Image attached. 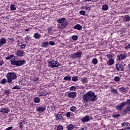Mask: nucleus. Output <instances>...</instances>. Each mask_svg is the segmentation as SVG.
<instances>
[{
	"instance_id": "obj_1",
	"label": "nucleus",
	"mask_w": 130,
	"mask_h": 130,
	"mask_svg": "<svg viewBox=\"0 0 130 130\" xmlns=\"http://www.w3.org/2000/svg\"><path fill=\"white\" fill-rule=\"evenodd\" d=\"M83 103H88L89 101H96L97 100V96L95 95V93L93 91H88L85 94L83 95Z\"/></svg>"
},
{
	"instance_id": "obj_2",
	"label": "nucleus",
	"mask_w": 130,
	"mask_h": 130,
	"mask_svg": "<svg viewBox=\"0 0 130 130\" xmlns=\"http://www.w3.org/2000/svg\"><path fill=\"white\" fill-rule=\"evenodd\" d=\"M6 78L7 79V82L9 84H11L13 80L17 79V75L16 73L14 72H9L6 75Z\"/></svg>"
},
{
	"instance_id": "obj_3",
	"label": "nucleus",
	"mask_w": 130,
	"mask_h": 130,
	"mask_svg": "<svg viewBox=\"0 0 130 130\" xmlns=\"http://www.w3.org/2000/svg\"><path fill=\"white\" fill-rule=\"evenodd\" d=\"M57 22L59 23L60 24H59V26H61V28L63 29V28H66L67 26L69 24V21L68 20H66V18H59L57 20Z\"/></svg>"
},
{
	"instance_id": "obj_4",
	"label": "nucleus",
	"mask_w": 130,
	"mask_h": 130,
	"mask_svg": "<svg viewBox=\"0 0 130 130\" xmlns=\"http://www.w3.org/2000/svg\"><path fill=\"white\" fill-rule=\"evenodd\" d=\"M48 63H49L50 68H58L60 66V63L58 61H55L52 59H50L48 61Z\"/></svg>"
},
{
	"instance_id": "obj_5",
	"label": "nucleus",
	"mask_w": 130,
	"mask_h": 130,
	"mask_svg": "<svg viewBox=\"0 0 130 130\" xmlns=\"http://www.w3.org/2000/svg\"><path fill=\"white\" fill-rule=\"evenodd\" d=\"M26 63V61L25 60H13L11 61V64L13 66H16V67H21L23 64Z\"/></svg>"
},
{
	"instance_id": "obj_6",
	"label": "nucleus",
	"mask_w": 130,
	"mask_h": 130,
	"mask_svg": "<svg viewBox=\"0 0 130 130\" xmlns=\"http://www.w3.org/2000/svg\"><path fill=\"white\" fill-rule=\"evenodd\" d=\"M127 106L126 108L124 109V111H123V114H126V113H128L130 112V100H127Z\"/></svg>"
},
{
	"instance_id": "obj_7",
	"label": "nucleus",
	"mask_w": 130,
	"mask_h": 130,
	"mask_svg": "<svg viewBox=\"0 0 130 130\" xmlns=\"http://www.w3.org/2000/svg\"><path fill=\"white\" fill-rule=\"evenodd\" d=\"M124 64L123 63H121L120 64H116V69L117 71H120V72L123 71V69H124Z\"/></svg>"
},
{
	"instance_id": "obj_8",
	"label": "nucleus",
	"mask_w": 130,
	"mask_h": 130,
	"mask_svg": "<svg viewBox=\"0 0 130 130\" xmlns=\"http://www.w3.org/2000/svg\"><path fill=\"white\" fill-rule=\"evenodd\" d=\"M126 104H127V102L121 103L119 105L115 106L117 110H121V109L123 108V106H125Z\"/></svg>"
},
{
	"instance_id": "obj_9",
	"label": "nucleus",
	"mask_w": 130,
	"mask_h": 130,
	"mask_svg": "<svg viewBox=\"0 0 130 130\" xmlns=\"http://www.w3.org/2000/svg\"><path fill=\"white\" fill-rule=\"evenodd\" d=\"M81 56H82V52H78L77 53H75L71 55L72 58H81Z\"/></svg>"
},
{
	"instance_id": "obj_10",
	"label": "nucleus",
	"mask_w": 130,
	"mask_h": 130,
	"mask_svg": "<svg viewBox=\"0 0 130 130\" xmlns=\"http://www.w3.org/2000/svg\"><path fill=\"white\" fill-rule=\"evenodd\" d=\"M15 54L19 57H22V56H24V55H25V53L22 50H18L16 51Z\"/></svg>"
},
{
	"instance_id": "obj_11",
	"label": "nucleus",
	"mask_w": 130,
	"mask_h": 130,
	"mask_svg": "<svg viewBox=\"0 0 130 130\" xmlns=\"http://www.w3.org/2000/svg\"><path fill=\"white\" fill-rule=\"evenodd\" d=\"M77 96V92L74 91H71L69 92L68 93V97L69 98H76Z\"/></svg>"
},
{
	"instance_id": "obj_12",
	"label": "nucleus",
	"mask_w": 130,
	"mask_h": 130,
	"mask_svg": "<svg viewBox=\"0 0 130 130\" xmlns=\"http://www.w3.org/2000/svg\"><path fill=\"white\" fill-rule=\"evenodd\" d=\"M126 55L120 54L117 56V59H118V60H121V59H124L125 58H126Z\"/></svg>"
},
{
	"instance_id": "obj_13",
	"label": "nucleus",
	"mask_w": 130,
	"mask_h": 130,
	"mask_svg": "<svg viewBox=\"0 0 130 130\" xmlns=\"http://www.w3.org/2000/svg\"><path fill=\"white\" fill-rule=\"evenodd\" d=\"M81 120L83 122L89 121V120H90V117L88 115H86L84 117L82 118Z\"/></svg>"
},
{
	"instance_id": "obj_14",
	"label": "nucleus",
	"mask_w": 130,
	"mask_h": 130,
	"mask_svg": "<svg viewBox=\"0 0 130 130\" xmlns=\"http://www.w3.org/2000/svg\"><path fill=\"white\" fill-rule=\"evenodd\" d=\"M114 63V59L113 58H110L108 61H107V64L108 66H112Z\"/></svg>"
},
{
	"instance_id": "obj_15",
	"label": "nucleus",
	"mask_w": 130,
	"mask_h": 130,
	"mask_svg": "<svg viewBox=\"0 0 130 130\" xmlns=\"http://www.w3.org/2000/svg\"><path fill=\"white\" fill-rule=\"evenodd\" d=\"M74 29H77V30H79V31H81L83 29V27L80 24H76L74 27Z\"/></svg>"
},
{
	"instance_id": "obj_16",
	"label": "nucleus",
	"mask_w": 130,
	"mask_h": 130,
	"mask_svg": "<svg viewBox=\"0 0 130 130\" xmlns=\"http://www.w3.org/2000/svg\"><path fill=\"white\" fill-rule=\"evenodd\" d=\"M123 21L125 22H129L130 21V17L129 15H125L123 17Z\"/></svg>"
},
{
	"instance_id": "obj_17",
	"label": "nucleus",
	"mask_w": 130,
	"mask_h": 130,
	"mask_svg": "<svg viewBox=\"0 0 130 130\" xmlns=\"http://www.w3.org/2000/svg\"><path fill=\"white\" fill-rule=\"evenodd\" d=\"M1 112H2V113H9L10 112V110L8 109H5L3 108L1 110Z\"/></svg>"
},
{
	"instance_id": "obj_18",
	"label": "nucleus",
	"mask_w": 130,
	"mask_h": 130,
	"mask_svg": "<svg viewBox=\"0 0 130 130\" xmlns=\"http://www.w3.org/2000/svg\"><path fill=\"white\" fill-rule=\"evenodd\" d=\"M37 110L39 112H43V111H44V110H45V108L43 107H39L37 109Z\"/></svg>"
},
{
	"instance_id": "obj_19",
	"label": "nucleus",
	"mask_w": 130,
	"mask_h": 130,
	"mask_svg": "<svg viewBox=\"0 0 130 130\" xmlns=\"http://www.w3.org/2000/svg\"><path fill=\"white\" fill-rule=\"evenodd\" d=\"M48 44H49L48 42H43L42 43L41 47H47V46H48Z\"/></svg>"
},
{
	"instance_id": "obj_20",
	"label": "nucleus",
	"mask_w": 130,
	"mask_h": 130,
	"mask_svg": "<svg viewBox=\"0 0 130 130\" xmlns=\"http://www.w3.org/2000/svg\"><path fill=\"white\" fill-rule=\"evenodd\" d=\"M34 37L36 39H39V38H40L41 37V35L38 34V33H35L34 35Z\"/></svg>"
},
{
	"instance_id": "obj_21",
	"label": "nucleus",
	"mask_w": 130,
	"mask_h": 130,
	"mask_svg": "<svg viewBox=\"0 0 130 130\" xmlns=\"http://www.w3.org/2000/svg\"><path fill=\"white\" fill-rule=\"evenodd\" d=\"M81 79L83 84H86V83H88V79L87 78L84 77V78H81Z\"/></svg>"
},
{
	"instance_id": "obj_22",
	"label": "nucleus",
	"mask_w": 130,
	"mask_h": 130,
	"mask_svg": "<svg viewBox=\"0 0 130 130\" xmlns=\"http://www.w3.org/2000/svg\"><path fill=\"white\" fill-rule=\"evenodd\" d=\"M0 42L1 44H5V43H7V39H5V38H2L0 40Z\"/></svg>"
},
{
	"instance_id": "obj_23",
	"label": "nucleus",
	"mask_w": 130,
	"mask_h": 130,
	"mask_svg": "<svg viewBox=\"0 0 130 130\" xmlns=\"http://www.w3.org/2000/svg\"><path fill=\"white\" fill-rule=\"evenodd\" d=\"M62 117V114H58L56 115V120H60Z\"/></svg>"
},
{
	"instance_id": "obj_24",
	"label": "nucleus",
	"mask_w": 130,
	"mask_h": 130,
	"mask_svg": "<svg viewBox=\"0 0 130 130\" xmlns=\"http://www.w3.org/2000/svg\"><path fill=\"white\" fill-rule=\"evenodd\" d=\"M38 95H39V96H46V95H47V93L44 91V92L39 91L38 92Z\"/></svg>"
},
{
	"instance_id": "obj_25",
	"label": "nucleus",
	"mask_w": 130,
	"mask_h": 130,
	"mask_svg": "<svg viewBox=\"0 0 130 130\" xmlns=\"http://www.w3.org/2000/svg\"><path fill=\"white\" fill-rule=\"evenodd\" d=\"M34 102L35 103H39L40 102V98L38 97H36L34 99Z\"/></svg>"
},
{
	"instance_id": "obj_26",
	"label": "nucleus",
	"mask_w": 130,
	"mask_h": 130,
	"mask_svg": "<svg viewBox=\"0 0 130 130\" xmlns=\"http://www.w3.org/2000/svg\"><path fill=\"white\" fill-rule=\"evenodd\" d=\"M10 10L11 11H16V5H14L13 4L10 5Z\"/></svg>"
},
{
	"instance_id": "obj_27",
	"label": "nucleus",
	"mask_w": 130,
	"mask_h": 130,
	"mask_svg": "<svg viewBox=\"0 0 130 130\" xmlns=\"http://www.w3.org/2000/svg\"><path fill=\"white\" fill-rule=\"evenodd\" d=\"M119 90L121 93H124L126 92V88H125V87H121L119 88Z\"/></svg>"
},
{
	"instance_id": "obj_28",
	"label": "nucleus",
	"mask_w": 130,
	"mask_h": 130,
	"mask_svg": "<svg viewBox=\"0 0 130 130\" xmlns=\"http://www.w3.org/2000/svg\"><path fill=\"white\" fill-rule=\"evenodd\" d=\"M102 9L104 11H107V10H108V5H104L102 7Z\"/></svg>"
},
{
	"instance_id": "obj_29",
	"label": "nucleus",
	"mask_w": 130,
	"mask_h": 130,
	"mask_svg": "<svg viewBox=\"0 0 130 130\" xmlns=\"http://www.w3.org/2000/svg\"><path fill=\"white\" fill-rule=\"evenodd\" d=\"M71 79L72 78L70 76H67L64 78L63 80H65V81H71Z\"/></svg>"
},
{
	"instance_id": "obj_30",
	"label": "nucleus",
	"mask_w": 130,
	"mask_h": 130,
	"mask_svg": "<svg viewBox=\"0 0 130 130\" xmlns=\"http://www.w3.org/2000/svg\"><path fill=\"white\" fill-rule=\"evenodd\" d=\"M74 128V125L70 124L68 126V129L72 130Z\"/></svg>"
},
{
	"instance_id": "obj_31",
	"label": "nucleus",
	"mask_w": 130,
	"mask_h": 130,
	"mask_svg": "<svg viewBox=\"0 0 130 130\" xmlns=\"http://www.w3.org/2000/svg\"><path fill=\"white\" fill-rule=\"evenodd\" d=\"M92 62L93 63V64H97V63H98V60L97 58H93L92 59Z\"/></svg>"
},
{
	"instance_id": "obj_32",
	"label": "nucleus",
	"mask_w": 130,
	"mask_h": 130,
	"mask_svg": "<svg viewBox=\"0 0 130 130\" xmlns=\"http://www.w3.org/2000/svg\"><path fill=\"white\" fill-rule=\"evenodd\" d=\"M114 80L115 82H119L120 81V78L118 76H116L114 77Z\"/></svg>"
},
{
	"instance_id": "obj_33",
	"label": "nucleus",
	"mask_w": 130,
	"mask_h": 130,
	"mask_svg": "<svg viewBox=\"0 0 130 130\" xmlns=\"http://www.w3.org/2000/svg\"><path fill=\"white\" fill-rule=\"evenodd\" d=\"M33 82L36 83V82H39V78L38 77H35L33 78Z\"/></svg>"
},
{
	"instance_id": "obj_34",
	"label": "nucleus",
	"mask_w": 130,
	"mask_h": 130,
	"mask_svg": "<svg viewBox=\"0 0 130 130\" xmlns=\"http://www.w3.org/2000/svg\"><path fill=\"white\" fill-rule=\"evenodd\" d=\"M70 110L71 111H72L73 112H75V111H76V110H77V107H75V106H73L70 108Z\"/></svg>"
},
{
	"instance_id": "obj_35",
	"label": "nucleus",
	"mask_w": 130,
	"mask_h": 130,
	"mask_svg": "<svg viewBox=\"0 0 130 130\" xmlns=\"http://www.w3.org/2000/svg\"><path fill=\"white\" fill-rule=\"evenodd\" d=\"M6 83H7V79H6V78H4L1 82V84H2V85H5Z\"/></svg>"
},
{
	"instance_id": "obj_36",
	"label": "nucleus",
	"mask_w": 130,
	"mask_h": 130,
	"mask_svg": "<svg viewBox=\"0 0 130 130\" xmlns=\"http://www.w3.org/2000/svg\"><path fill=\"white\" fill-rule=\"evenodd\" d=\"M72 114H73V113L68 112L67 113H66V115L67 116V117H70V116H72Z\"/></svg>"
},
{
	"instance_id": "obj_37",
	"label": "nucleus",
	"mask_w": 130,
	"mask_h": 130,
	"mask_svg": "<svg viewBox=\"0 0 130 130\" xmlns=\"http://www.w3.org/2000/svg\"><path fill=\"white\" fill-rule=\"evenodd\" d=\"M76 89H77V87L74 86H72L70 88V91H76Z\"/></svg>"
},
{
	"instance_id": "obj_38",
	"label": "nucleus",
	"mask_w": 130,
	"mask_h": 130,
	"mask_svg": "<svg viewBox=\"0 0 130 130\" xmlns=\"http://www.w3.org/2000/svg\"><path fill=\"white\" fill-rule=\"evenodd\" d=\"M120 116V115L118 114H116L112 115V117H114V118H117V117H119Z\"/></svg>"
},
{
	"instance_id": "obj_39",
	"label": "nucleus",
	"mask_w": 130,
	"mask_h": 130,
	"mask_svg": "<svg viewBox=\"0 0 130 130\" xmlns=\"http://www.w3.org/2000/svg\"><path fill=\"white\" fill-rule=\"evenodd\" d=\"M72 81L74 82H77V81H78V76L72 77Z\"/></svg>"
},
{
	"instance_id": "obj_40",
	"label": "nucleus",
	"mask_w": 130,
	"mask_h": 130,
	"mask_svg": "<svg viewBox=\"0 0 130 130\" xmlns=\"http://www.w3.org/2000/svg\"><path fill=\"white\" fill-rule=\"evenodd\" d=\"M72 38L73 40H78V36L74 35L72 37Z\"/></svg>"
},
{
	"instance_id": "obj_41",
	"label": "nucleus",
	"mask_w": 130,
	"mask_h": 130,
	"mask_svg": "<svg viewBox=\"0 0 130 130\" xmlns=\"http://www.w3.org/2000/svg\"><path fill=\"white\" fill-rule=\"evenodd\" d=\"M57 129V130H62V129H63V127L62 125H59V126H58Z\"/></svg>"
},
{
	"instance_id": "obj_42",
	"label": "nucleus",
	"mask_w": 130,
	"mask_h": 130,
	"mask_svg": "<svg viewBox=\"0 0 130 130\" xmlns=\"http://www.w3.org/2000/svg\"><path fill=\"white\" fill-rule=\"evenodd\" d=\"M84 10H86V11H89L90 10L91 8L88 7V6H85L83 7Z\"/></svg>"
},
{
	"instance_id": "obj_43",
	"label": "nucleus",
	"mask_w": 130,
	"mask_h": 130,
	"mask_svg": "<svg viewBox=\"0 0 130 130\" xmlns=\"http://www.w3.org/2000/svg\"><path fill=\"white\" fill-rule=\"evenodd\" d=\"M79 14H80V15H82L83 16H85V14H86V12L84 11H80L79 12Z\"/></svg>"
},
{
	"instance_id": "obj_44",
	"label": "nucleus",
	"mask_w": 130,
	"mask_h": 130,
	"mask_svg": "<svg viewBox=\"0 0 130 130\" xmlns=\"http://www.w3.org/2000/svg\"><path fill=\"white\" fill-rule=\"evenodd\" d=\"M113 54H108V55H107V56L108 58H112V57H113Z\"/></svg>"
},
{
	"instance_id": "obj_45",
	"label": "nucleus",
	"mask_w": 130,
	"mask_h": 130,
	"mask_svg": "<svg viewBox=\"0 0 130 130\" xmlns=\"http://www.w3.org/2000/svg\"><path fill=\"white\" fill-rule=\"evenodd\" d=\"M111 92H112L113 94H117V91L116 90V89H112L111 90Z\"/></svg>"
},
{
	"instance_id": "obj_46",
	"label": "nucleus",
	"mask_w": 130,
	"mask_h": 130,
	"mask_svg": "<svg viewBox=\"0 0 130 130\" xmlns=\"http://www.w3.org/2000/svg\"><path fill=\"white\" fill-rule=\"evenodd\" d=\"M49 44H50V45H55V43H54V42L52 41H50L49 43Z\"/></svg>"
},
{
	"instance_id": "obj_47",
	"label": "nucleus",
	"mask_w": 130,
	"mask_h": 130,
	"mask_svg": "<svg viewBox=\"0 0 130 130\" xmlns=\"http://www.w3.org/2000/svg\"><path fill=\"white\" fill-rule=\"evenodd\" d=\"M20 47L21 48V49H24L25 47H26V45L25 44H22L20 46Z\"/></svg>"
},
{
	"instance_id": "obj_48",
	"label": "nucleus",
	"mask_w": 130,
	"mask_h": 130,
	"mask_svg": "<svg viewBox=\"0 0 130 130\" xmlns=\"http://www.w3.org/2000/svg\"><path fill=\"white\" fill-rule=\"evenodd\" d=\"M5 93L7 94V95H9V94H10L11 92H10V90H5Z\"/></svg>"
},
{
	"instance_id": "obj_49",
	"label": "nucleus",
	"mask_w": 130,
	"mask_h": 130,
	"mask_svg": "<svg viewBox=\"0 0 130 130\" xmlns=\"http://www.w3.org/2000/svg\"><path fill=\"white\" fill-rule=\"evenodd\" d=\"M122 124H124V126L126 125L127 126H128L129 125V124L128 122H123L122 123Z\"/></svg>"
},
{
	"instance_id": "obj_50",
	"label": "nucleus",
	"mask_w": 130,
	"mask_h": 130,
	"mask_svg": "<svg viewBox=\"0 0 130 130\" xmlns=\"http://www.w3.org/2000/svg\"><path fill=\"white\" fill-rule=\"evenodd\" d=\"M11 129H13V126L9 127L8 128H7L6 129H5V130H11Z\"/></svg>"
},
{
	"instance_id": "obj_51",
	"label": "nucleus",
	"mask_w": 130,
	"mask_h": 130,
	"mask_svg": "<svg viewBox=\"0 0 130 130\" xmlns=\"http://www.w3.org/2000/svg\"><path fill=\"white\" fill-rule=\"evenodd\" d=\"M26 122V121L23 120L22 122L20 123V124H25V123Z\"/></svg>"
},
{
	"instance_id": "obj_52",
	"label": "nucleus",
	"mask_w": 130,
	"mask_h": 130,
	"mask_svg": "<svg viewBox=\"0 0 130 130\" xmlns=\"http://www.w3.org/2000/svg\"><path fill=\"white\" fill-rule=\"evenodd\" d=\"M125 48H126V49L130 48V43L125 46Z\"/></svg>"
},
{
	"instance_id": "obj_53",
	"label": "nucleus",
	"mask_w": 130,
	"mask_h": 130,
	"mask_svg": "<svg viewBox=\"0 0 130 130\" xmlns=\"http://www.w3.org/2000/svg\"><path fill=\"white\" fill-rule=\"evenodd\" d=\"M12 89H19V86H18L17 85L15 86L12 88Z\"/></svg>"
},
{
	"instance_id": "obj_54",
	"label": "nucleus",
	"mask_w": 130,
	"mask_h": 130,
	"mask_svg": "<svg viewBox=\"0 0 130 130\" xmlns=\"http://www.w3.org/2000/svg\"><path fill=\"white\" fill-rule=\"evenodd\" d=\"M6 59H7V60H10V59H11V56H8V57H6Z\"/></svg>"
},
{
	"instance_id": "obj_55",
	"label": "nucleus",
	"mask_w": 130,
	"mask_h": 130,
	"mask_svg": "<svg viewBox=\"0 0 130 130\" xmlns=\"http://www.w3.org/2000/svg\"><path fill=\"white\" fill-rule=\"evenodd\" d=\"M9 39V40H10L11 42L13 41L14 40V39L13 38H10Z\"/></svg>"
},
{
	"instance_id": "obj_56",
	"label": "nucleus",
	"mask_w": 130,
	"mask_h": 130,
	"mask_svg": "<svg viewBox=\"0 0 130 130\" xmlns=\"http://www.w3.org/2000/svg\"><path fill=\"white\" fill-rule=\"evenodd\" d=\"M48 32H49V33H50V32H51V28H48Z\"/></svg>"
},
{
	"instance_id": "obj_57",
	"label": "nucleus",
	"mask_w": 130,
	"mask_h": 130,
	"mask_svg": "<svg viewBox=\"0 0 130 130\" xmlns=\"http://www.w3.org/2000/svg\"><path fill=\"white\" fill-rule=\"evenodd\" d=\"M10 17H11L10 15L7 16L6 19H7V20H9V19H10Z\"/></svg>"
},
{
	"instance_id": "obj_58",
	"label": "nucleus",
	"mask_w": 130,
	"mask_h": 130,
	"mask_svg": "<svg viewBox=\"0 0 130 130\" xmlns=\"http://www.w3.org/2000/svg\"><path fill=\"white\" fill-rule=\"evenodd\" d=\"M3 63H4V62H0V67H2V66H3Z\"/></svg>"
},
{
	"instance_id": "obj_59",
	"label": "nucleus",
	"mask_w": 130,
	"mask_h": 130,
	"mask_svg": "<svg viewBox=\"0 0 130 130\" xmlns=\"http://www.w3.org/2000/svg\"><path fill=\"white\" fill-rule=\"evenodd\" d=\"M10 58L12 59V58H13V57H14V55H10Z\"/></svg>"
},
{
	"instance_id": "obj_60",
	"label": "nucleus",
	"mask_w": 130,
	"mask_h": 130,
	"mask_svg": "<svg viewBox=\"0 0 130 130\" xmlns=\"http://www.w3.org/2000/svg\"><path fill=\"white\" fill-rule=\"evenodd\" d=\"M19 127H20V128H22V127H23V125H22V124H20L19 125Z\"/></svg>"
},
{
	"instance_id": "obj_61",
	"label": "nucleus",
	"mask_w": 130,
	"mask_h": 130,
	"mask_svg": "<svg viewBox=\"0 0 130 130\" xmlns=\"http://www.w3.org/2000/svg\"><path fill=\"white\" fill-rule=\"evenodd\" d=\"M128 69L130 71V64H128Z\"/></svg>"
},
{
	"instance_id": "obj_62",
	"label": "nucleus",
	"mask_w": 130,
	"mask_h": 130,
	"mask_svg": "<svg viewBox=\"0 0 130 130\" xmlns=\"http://www.w3.org/2000/svg\"><path fill=\"white\" fill-rule=\"evenodd\" d=\"M24 30L25 31V32H27V31H29V29H26Z\"/></svg>"
},
{
	"instance_id": "obj_63",
	"label": "nucleus",
	"mask_w": 130,
	"mask_h": 130,
	"mask_svg": "<svg viewBox=\"0 0 130 130\" xmlns=\"http://www.w3.org/2000/svg\"><path fill=\"white\" fill-rule=\"evenodd\" d=\"M28 39H29V38L28 37H27L26 38H25V40H28Z\"/></svg>"
},
{
	"instance_id": "obj_64",
	"label": "nucleus",
	"mask_w": 130,
	"mask_h": 130,
	"mask_svg": "<svg viewBox=\"0 0 130 130\" xmlns=\"http://www.w3.org/2000/svg\"><path fill=\"white\" fill-rule=\"evenodd\" d=\"M126 129H130V127H127Z\"/></svg>"
}]
</instances>
